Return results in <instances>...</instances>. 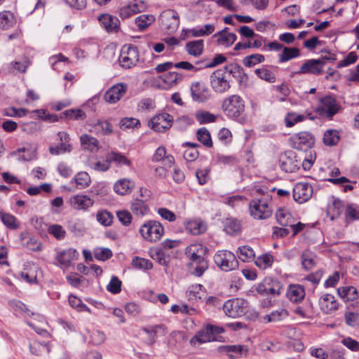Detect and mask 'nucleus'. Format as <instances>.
Listing matches in <instances>:
<instances>
[{"mask_svg": "<svg viewBox=\"0 0 359 359\" xmlns=\"http://www.w3.org/2000/svg\"><path fill=\"white\" fill-rule=\"evenodd\" d=\"M226 71L230 74H238L239 76L247 78L243 72V69L238 65H231L225 67L224 69H217L210 76V85L215 92L224 93L231 87L229 81L226 79Z\"/></svg>", "mask_w": 359, "mask_h": 359, "instance_id": "1", "label": "nucleus"}, {"mask_svg": "<svg viewBox=\"0 0 359 359\" xmlns=\"http://www.w3.org/2000/svg\"><path fill=\"white\" fill-rule=\"evenodd\" d=\"M207 251V248L201 243H194L186 248L185 254L191 260V264L194 267V274L196 276H201L208 267L204 258Z\"/></svg>", "mask_w": 359, "mask_h": 359, "instance_id": "2", "label": "nucleus"}, {"mask_svg": "<svg viewBox=\"0 0 359 359\" xmlns=\"http://www.w3.org/2000/svg\"><path fill=\"white\" fill-rule=\"evenodd\" d=\"M222 109L226 117L239 121L245 112V101L241 96L232 95L223 100Z\"/></svg>", "mask_w": 359, "mask_h": 359, "instance_id": "3", "label": "nucleus"}, {"mask_svg": "<svg viewBox=\"0 0 359 359\" xmlns=\"http://www.w3.org/2000/svg\"><path fill=\"white\" fill-rule=\"evenodd\" d=\"M269 203L270 199L268 197L253 199L249 204L250 215L255 219H266L270 217L273 211Z\"/></svg>", "mask_w": 359, "mask_h": 359, "instance_id": "4", "label": "nucleus"}, {"mask_svg": "<svg viewBox=\"0 0 359 359\" xmlns=\"http://www.w3.org/2000/svg\"><path fill=\"white\" fill-rule=\"evenodd\" d=\"M215 264L223 271L229 272L238 269L236 255L229 250H219L214 255Z\"/></svg>", "mask_w": 359, "mask_h": 359, "instance_id": "5", "label": "nucleus"}, {"mask_svg": "<svg viewBox=\"0 0 359 359\" xmlns=\"http://www.w3.org/2000/svg\"><path fill=\"white\" fill-rule=\"evenodd\" d=\"M164 232L161 224L154 220H149L143 224L140 229L141 236L147 241L156 242L161 239Z\"/></svg>", "mask_w": 359, "mask_h": 359, "instance_id": "6", "label": "nucleus"}, {"mask_svg": "<svg viewBox=\"0 0 359 359\" xmlns=\"http://www.w3.org/2000/svg\"><path fill=\"white\" fill-rule=\"evenodd\" d=\"M224 313L231 318H239L244 316L248 311V302L243 299H232L226 301L224 306Z\"/></svg>", "mask_w": 359, "mask_h": 359, "instance_id": "7", "label": "nucleus"}, {"mask_svg": "<svg viewBox=\"0 0 359 359\" xmlns=\"http://www.w3.org/2000/svg\"><path fill=\"white\" fill-rule=\"evenodd\" d=\"M290 143L295 149L307 151L314 145L315 137L311 133L303 131L290 137Z\"/></svg>", "mask_w": 359, "mask_h": 359, "instance_id": "8", "label": "nucleus"}, {"mask_svg": "<svg viewBox=\"0 0 359 359\" xmlns=\"http://www.w3.org/2000/svg\"><path fill=\"white\" fill-rule=\"evenodd\" d=\"M340 105L332 96H326L320 99V105L317 107V112L322 116L332 118L337 114Z\"/></svg>", "mask_w": 359, "mask_h": 359, "instance_id": "9", "label": "nucleus"}, {"mask_svg": "<svg viewBox=\"0 0 359 359\" xmlns=\"http://www.w3.org/2000/svg\"><path fill=\"white\" fill-rule=\"evenodd\" d=\"M139 60V51L133 45H126L123 47L119 57L121 65L126 69L135 65Z\"/></svg>", "mask_w": 359, "mask_h": 359, "instance_id": "10", "label": "nucleus"}, {"mask_svg": "<svg viewBox=\"0 0 359 359\" xmlns=\"http://www.w3.org/2000/svg\"><path fill=\"white\" fill-rule=\"evenodd\" d=\"M127 89V84L118 83L112 86L105 92L104 100L109 104H115L125 95Z\"/></svg>", "mask_w": 359, "mask_h": 359, "instance_id": "11", "label": "nucleus"}, {"mask_svg": "<svg viewBox=\"0 0 359 359\" xmlns=\"http://www.w3.org/2000/svg\"><path fill=\"white\" fill-rule=\"evenodd\" d=\"M173 117L168 113H162L154 116L149 121L150 127L156 132H163L170 128Z\"/></svg>", "mask_w": 359, "mask_h": 359, "instance_id": "12", "label": "nucleus"}, {"mask_svg": "<svg viewBox=\"0 0 359 359\" xmlns=\"http://www.w3.org/2000/svg\"><path fill=\"white\" fill-rule=\"evenodd\" d=\"M97 20L100 26L108 33H118L121 29L120 20L111 14H100L97 17Z\"/></svg>", "mask_w": 359, "mask_h": 359, "instance_id": "13", "label": "nucleus"}, {"mask_svg": "<svg viewBox=\"0 0 359 359\" xmlns=\"http://www.w3.org/2000/svg\"><path fill=\"white\" fill-rule=\"evenodd\" d=\"M161 25L164 29L173 32L179 26L180 18L177 11L172 9L164 11L160 15Z\"/></svg>", "mask_w": 359, "mask_h": 359, "instance_id": "14", "label": "nucleus"}, {"mask_svg": "<svg viewBox=\"0 0 359 359\" xmlns=\"http://www.w3.org/2000/svg\"><path fill=\"white\" fill-rule=\"evenodd\" d=\"M345 208L346 205L341 200L334 196H330L328 198L326 208L327 216L331 220L336 219L345 211Z\"/></svg>", "mask_w": 359, "mask_h": 359, "instance_id": "15", "label": "nucleus"}, {"mask_svg": "<svg viewBox=\"0 0 359 359\" xmlns=\"http://www.w3.org/2000/svg\"><path fill=\"white\" fill-rule=\"evenodd\" d=\"M313 188L306 182L297 183L293 188V198L299 203L306 202L312 196Z\"/></svg>", "mask_w": 359, "mask_h": 359, "instance_id": "16", "label": "nucleus"}, {"mask_svg": "<svg viewBox=\"0 0 359 359\" xmlns=\"http://www.w3.org/2000/svg\"><path fill=\"white\" fill-rule=\"evenodd\" d=\"M280 168L286 172H293L299 168V162L296 159L295 154L288 151L281 154L279 159Z\"/></svg>", "mask_w": 359, "mask_h": 359, "instance_id": "17", "label": "nucleus"}, {"mask_svg": "<svg viewBox=\"0 0 359 359\" xmlns=\"http://www.w3.org/2000/svg\"><path fill=\"white\" fill-rule=\"evenodd\" d=\"M191 95L195 102H204L210 97V91L204 83L195 82L191 86Z\"/></svg>", "mask_w": 359, "mask_h": 359, "instance_id": "18", "label": "nucleus"}, {"mask_svg": "<svg viewBox=\"0 0 359 359\" xmlns=\"http://www.w3.org/2000/svg\"><path fill=\"white\" fill-rule=\"evenodd\" d=\"M325 62L320 59H311L306 60L300 67L297 74H311L318 75L323 72Z\"/></svg>", "mask_w": 359, "mask_h": 359, "instance_id": "19", "label": "nucleus"}, {"mask_svg": "<svg viewBox=\"0 0 359 359\" xmlns=\"http://www.w3.org/2000/svg\"><path fill=\"white\" fill-rule=\"evenodd\" d=\"M212 38L215 40L218 46L226 48L231 46L237 39L236 35L230 32L227 27L214 34Z\"/></svg>", "mask_w": 359, "mask_h": 359, "instance_id": "20", "label": "nucleus"}, {"mask_svg": "<svg viewBox=\"0 0 359 359\" xmlns=\"http://www.w3.org/2000/svg\"><path fill=\"white\" fill-rule=\"evenodd\" d=\"M57 136L60 143L56 146L49 147V151L52 155H60L72 151V145L69 143V135L63 131L59 132Z\"/></svg>", "mask_w": 359, "mask_h": 359, "instance_id": "21", "label": "nucleus"}, {"mask_svg": "<svg viewBox=\"0 0 359 359\" xmlns=\"http://www.w3.org/2000/svg\"><path fill=\"white\" fill-rule=\"evenodd\" d=\"M70 205L76 210H87L93 206L94 201L87 195H75L69 200Z\"/></svg>", "mask_w": 359, "mask_h": 359, "instance_id": "22", "label": "nucleus"}, {"mask_svg": "<svg viewBox=\"0 0 359 359\" xmlns=\"http://www.w3.org/2000/svg\"><path fill=\"white\" fill-rule=\"evenodd\" d=\"M283 290L280 283L275 279H266L263 284L259 285L258 287V291L262 292H264L266 294L272 295H278L280 294Z\"/></svg>", "mask_w": 359, "mask_h": 359, "instance_id": "23", "label": "nucleus"}, {"mask_svg": "<svg viewBox=\"0 0 359 359\" xmlns=\"http://www.w3.org/2000/svg\"><path fill=\"white\" fill-rule=\"evenodd\" d=\"M142 330L149 337V344L152 345L156 339L166 334L167 328L164 325H155L149 327H144Z\"/></svg>", "mask_w": 359, "mask_h": 359, "instance_id": "24", "label": "nucleus"}, {"mask_svg": "<svg viewBox=\"0 0 359 359\" xmlns=\"http://www.w3.org/2000/svg\"><path fill=\"white\" fill-rule=\"evenodd\" d=\"M78 256L79 254L76 250L68 248L59 252L56 256V260L62 266L67 269L70 266L73 260L78 258Z\"/></svg>", "mask_w": 359, "mask_h": 359, "instance_id": "25", "label": "nucleus"}, {"mask_svg": "<svg viewBox=\"0 0 359 359\" xmlns=\"http://www.w3.org/2000/svg\"><path fill=\"white\" fill-rule=\"evenodd\" d=\"M320 309L325 313H332L338 309V303L330 294H323L319 299Z\"/></svg>", "mask_w": 359, "mask_h": 359, "instance_id": "26", "label": "nucleus"}, {"mask_svg": "<svg viewBox=\"0 0 359 359\" xmlns=\"http://www.w3.org/2000/svg\"><path fill=\"white\" fill-rule=\"evenodd\" d=\"M134 187L135 184L132 180L123 178L115 182L114 190L116 194L123 196L130 193Z\"/></svg>", "mask_w": 359, "mask_h": 359, "instance_id": "27", "label": "nucleus"}, {"mask_svg": "<svg viewBox=\"0 0 359 359\" xmlns=\"http://www.w3.org/2000/svg\"><path fill=\"white\" fill-rule=\"evenodd\" d=\"M287 297L293 302H299L305 297L304 287L300 285H291L287 291Z\"/></svg>", "mask_w": 359, "mask_h": 359, "instance_id": "28", "label": "nucleus"}, {"mask_svg": "<svg viewBox=\"0 0 359 359\" xmlns=\"http://www.w3.org/2000/svg\"><path fill=\"white\" fill-rule=\"evenodd\" d=\"M0 219L4 225L11 230H16L20 228V221L12 214L0 211Z\"/></svg>", "mask_w": 359, "mask_h": 359, "instance_id": "29", "label": "nucleus"}, {"mask_svg": "<svg viewBox=\"0 0 359 359\" xmlns=\"http://www.w3.org/2000/svg\"><path fill=\"white\" fill-rule=\"evenodd\" d=\"M300 55V51L295 47L283 48L282 52L278 55V62L280 63L286 62L292 59L297 58Z\"/></svg>", "mask_w": 359, "mask_h": 359, "instance_id": "30", "label": "nucleus"}, {"mask_svg": "<svg viewBox=\"0 0 359 359\" xmlns=\"http://www.w3.org/2000/svg\"><path fill=\"white\" fill-rule=\"evenodd\" d=\"M186 229L191 234L198 235L205 231L206 226L200 219H195L187 222Z\"/></svg>", "mask_w": 359, "mask_h": 359, "instance_id": "31", "label": "nucleus"}, {"mask_svg": "<svg viewBox=\"0 0 359 359\" xmlns=\"http://www.w3.org/2000/svg\"><path fill=\"white\" fill-rule=\"evenodd\" d=\"M16 22L15 17L13 13L9 11H3L0 12V27L3 29H8Z\"/></svg>", "mask_w": 359, "mask_h": 359, "instance_id": "32", "label": "nucleus"}, {"mask_svg": "<svg viewBox=\"0 0 359 359\" xmlns=\"http://www.w3.org/2000/svg\"><path fill=\"white\" fill-rule=\"evenodd\" d=\"M187 53L192 56L198 57L203 52L204 48L203 40H195L187 43L185 46Z\"/></svg>", "mask_w": 359, "mask_h": 359, "instance_id": "33", "label": "nucleus"}, {"mask_svg": "<svg viewBox=\"0 0 359 359\" xmlns=\"http://www.w3.org/2000/svg\"><path fill=\"white\" fill-rule=\"evenodd\" d=\"M160 78L168 87H172L182 81L183 76L176 72H168L161 75Z\"/></svg>", "mask_w": 359, "mask_h": 359, "instance_id": "34", "label": "nucleus"}, {"mask_svg": "<svg viewBox=\"0 0 359 359\" xmlns=\"http://www.w3.org/2000/svg\"><path fill=\"white\" fill-rule=\"evenodd\" d=\"M210 332V331L208 330L207 326H205L191 339L190 343L195 345L196 342L203 344L213 340L215 337L212 336V333Z\"/></svg>", "mask_w": 359, "mask_h": 359, "instance_id": "35", "label": "nucleus"}, {"mask_svg": "<svg viewBox=\"0 0 359 359\" xmlns=\"http://www.w3.org/2000/svg\"><path fill=\"white\" fill-rule=\"evenodd\" d=\"M81 145L85 149H88L92 152L97 151L99 149L98 140L87 134L83 135L80 137Z\"/></svg>", "mask_w": 359, "mask_h": 359, "instance_id": "36", "label": "nucleus"}, {"mask_svg": "<svg viewBox=\"0 0 359 359\" xmlns=\"http://www.w3.org/2000/svg\"><path fill=\"white\" fill-rule=\"evenodd\" d=\"M337 292L346 302H353L358 298L357 290L353 286L339 287Z\"/></svg>", "mask_w": 359, "mask_h": 359, "instance_id": "37", "label": "nucleus"}, {"mask_svg": "<svg viewBox=\"0 0 359 359\" xmlns=\"http://www.w3.org/2000/svg\"><path fill=\"white\" fill-rule=\"evenodd\" d=\"M88 165L90 168L98 172H105L110 168V162L106 156L105 159L97 160V158H91L88 160Z\"/></svg>", "mask_w": 359, "mask_h": 359, "instance_id": "38", "label": "nucleus"}, {"mask_svg": "<svg viewBox=\"0 0 359 359\" xmlns=\"http://www.w3.org/2000/svg\"><path fill=\"white\" fill-rule=\"evenodd\" d=\"M130 209L132 212L137 216H144L149 211V208L147 203L139 198L135 199L131 203Z\"/></svg>", "mask_w": 359, "mask_h": 359, "instance_id": "39", "label": "nucleus"}, {"mask_svg": "<svg viewBox=\"0 0 359 359\" xmlns=\"http://www.w3.org/2000/svg\"><path fill=\"white\" fill-rule=\"evenodd\" d=\"M288 316V312L285 309H279L271 312L264 317V320L269 323H277L285 319Z\"/></svg>", "mask_w": 359, "mask_h": 359, "instance_id": "40", "label": "nucleus"}, {"mask_svg": "<svg viewBox=\"0 0 359 359\" xmlns=\"http://www.w3.org/2000/svg\"><path fill=\"white\" fill-rule=\"evenodd\" d=\"M154 21L155 17L153 15L144 14L137 17L135 22L140 31H144Z\"/></svg>", "mask_w": 359, "mask_h": 359, "instance_id": "41", "label": "nucleus"}, {"mask_svg": "<svg viewBox=\"0 0 359 359\" xmlns=\"http://www.w3.org/2000/svg\"><path fill=\"white\" fill-rule=\"evenodd\" d=\"M293 312L303 318H309L313 314V304L310 302H305L302 306H297Z\"/></svg>", "mask_w": 359, "mask_h": 359, "instance_id": "42", "label": "nucleus"}, {"mask_svg": "<svg viewBox=\"0 0 359 359\" xmlns=\"http://www.w3.org/2000/svg\"><path fill=\"white\" fill-rule=\"evenodd\" d=\"M345 220L347 223L359 220V207L355 204H347L345 208Z\"/></svg>", "mask_w": 359, "mask_h": 359, "instance_id": "43", "label": "nucleus"}, {"mask_svg": "<svg viewBox=\"0 0 359 359\" xmlns=\"http://www.w3.org/2000/svg\"><path fill=\"white\" fill-rule=\"evenodd\" d=\"M68 302L70 306L79 312L86 311L91 313L90 309L83 303L82 300L74 294H70L68 297Z\"/></svg>", "mask_w": 359, "mask_h": 359, "instance_id": "44", "label": "nucleus"}, {"mask_svg": "<svg viewBox=\"0 0 359 359\" xmlns=\"http://www.w3.org/2000/svg\"><path fill=\"white\" fill-rule=\"evenodd\" d=\"M241 229L240 222L234 218H228L224 222V231L230 235L239 233Z\"/></svg>", "mask_w": 359, "mask_h": 359, "instance_id": "45", "label": "nucleus"}, {"mask_svg": "<svg viewBox=\"0 0 359 359\" xmlns=\"http://www.w3.org/2000/svg\"><path fill=\"white\" fill-rule=\"evenodd\" d=\"M107 158L109 160L110 163L114 162L117 165H131L130 161L124 155L118 152L111 151L110 153H108Z\"/></svg>", "mask_w": 359, "mask_h": 359, "instance_id": "46", "label": "nucleus"}, {"mask_svg": "<svg viewBox=\"0 0 359 359\" xmlns=\"http://www.w3.org/2000/svg\"><path fill=\"white\" fill-rule=\"evenodd\" d=\"M226 60V57L222 54H217L211 61L207 60H200L196 62V65H201L203 68H212Z\"/></svg>", "mask_w": 359, "mask_h": 359, "instance_id": "47", "label": "nucleus"}, {"mask_svg": "<svg viewBox=\"0 0 359 359\" xmlns=\"http://www.w3.org/2000/svg\"><path fill=\"white\" fill-rule=\"evenodd\" d=\"M195 118L200 124H207L215 122L217 116L208 111H199L195 114Z\"/></svg>", "mask_w": 359, "mask_h": 359, "instance_id": "48", "label": "nucleus"}, {"mask_svg": "<svg viewBox=\"0 0 359 359\" xmlns=\"http://www.w3.org/2000/svg\"><path fill=\"white\" fill-rule=\"evenodd\" d=\"M339 133L336 130H327L323 135V142L327 146L336 145L339 141Z\"/></svg>", "mask_w": 359, "mask_h": 359, "instance_id": "49", "label": "nucleus"}, {"mask_svg": "<svg viewBox=\"0 0 359 359\" xmlns=\"http://www.w3.org/2000/svg\"><path fill=\"white\" fill-rule=\"evenodd\" d=\"M97 221L104 226H109L112 224L113 215L106 210H100L96 214Z\"/></svg>", "mask_w": 359, "mask_h": 359, "instance_id": "50", "label": "nucleus"}, {"mask_svg": "<svg viewBox=\"0 0 359 359\" xmlns=\"http://www.w3.org/2000/svg\"><path fill=\"white\" fill-rule=\"evenodd\" d=\"M237 253L238 258L244 262H250L255 257L253 249L247 245L239 247Z\"/></svg>", "mask_w": 359, "mask_h": 359, "instance_id": "51", "label": "nucleus"}, {"mask_svg": "<svg viewBox=\"0 0 359 359\" xmlns=\"http://www.w3.org/2000/svg\"><path fill=\"white\" fill-rule=\"evenodd\" d=\"M198 140L207 147H212V142L210 132L205 128L203 127L198 130L196 133Z\"/></svg>", "mask_w": 359, "mask_h": 359, "instance_id": "52", "label": "nucleus"}, {"mask_svg": "<svg viewBox=\"0 0 359 359\" xmlns=\"http://www.w3.org/2000/svg\"><path fill=\"white\" fill-rule=\"evenodd\" d=\"M95 131L97 134L109 135L112 133V126L107 121H98L94 125Z\"/></svg>", "mask_w": 359, "mask_h": 359, "instance_id": "53", "label": "nucleus"}, {"mask_svg": "<svg viewBox=\"0 0 359 359\" xmlns=\"http://www.w3.org/2000/svg\"><path fill=\"white\" fill-rule=\"evenodd\" d=\"M74 180L80 189L88 187L91 182L90 177L86 172H80L74 177Z\"/></svg>", "mask_w": 359, "mask_h": 359, "instance_id": "54", "label": "nucleus"}, {"mask_svg": "<svg viewBox=\"0 0 359 359\" xmlns=\"http://www.w3.org/2000/svg\"><path fill=\"white\" fill-rule=\"evenodd\" d=\"M16 152L19 154L22 153V154L19 157V158L22 161H32L36 157V149L32 146H29L28 147L19 148Z\"/></svg>", "mask_w": 359, "mask_h": 359, "instance_id": "55", "label": "nucleus"}, {"mask_svg": "<svg viewBox=\"0 0 359 359\" xmlns=\"http://www.w3.org/2000/svg\"><path fill=\"white\" fill-rule=\"evenodd\" d=\"M273 262V257L270 254H264L259 256L255 260L257 266L262 269H265L271 266Z\"/></svg>", "mask_w": 359, "mask_h": 359, "instance_id": "56", "label": "nucleus"}, {"mask_svg": "<svg viewBox=\"0 0 359 359\" xmlns=\"http://www.w3.org/2000/svg\"><path fill=\"white\" fill-rule=\"evenodd\" d=\"M306 116L295 112H289L285 117V123L286 127H292L296 123L301 122L305 119Z\"/></svg>", "mask_w": 359, "mask_h": 359, "instance_id": "57", "label": "nucleus"}, {"mask_svg": "<svg viewBox=\"0 0 359 359\" xmlns=\"http://www.w3.org/2000/svg\"><path fill=\"white\" fill-rule=\"evenodd\" d=\"M184 144L190 147L189 149H187L184 152V158L185 160L188 161H193L196 159L199 155V152L197 151L196 147H198V144L191 142H186Z\"/></svg>", "mask_w": 359, "mask_h": 359, "instance_id": "58", "label": "nucleus"}, {"mask_svg": "<svg viewBox=\"0 0 359 359\" xmlns=\"http://www.w3.org/2000/svg\"><path fill=\"white\" fill-rule=\"evenodd\" d=\"M255 72L259 79L269 83H274L276 81V78L275 74L268 69H257Z\"/></svg>", "mask_w": 359, "mask_h": 359, "instance_id": "59", "label": "nucleus"}, {"mask_svg": "<svg viewBox=\"0 0 359 359\" xmlns=\"http://www.w3.org/2000/svg\"><path fill=\"white\" fill-rule=\"evenodd\" d=\"M276 217L278 224L283 226H287L292 219L291 215L284 209H279L276 213Z\"/></svg>", "mask_w": 359, "mask_h": 359, "instance_id": "60", "label": "nucleus"}, {"mask_svg": "<svg viewBox=\"0 0 359 359\" xmlns=\"http://www.w3.org/2000/svg\"><path fill=\"white\" fill-rule=\"evenodd\" d=\"M132 265L134 268L142 270L151 269L153 267L152 263L149 259L137 257L133 259Z\"/></svg>", "mask_w": 359, "mask_h": 359, "instance_id": "61", "label": "nucleus"}, {"mask_svg": "<svg viewBox=\"0 0 359 359\" xmlns=\"http://www.w3.org/2000/svg\"><path fill=\"white\" fill-rule=\"evenodd\" d=\"M30 351L34 355H40L43 352L49 353L50 348L46 343H41L39 341H34L29 346Z\"/></svg>", "mask_w": 359, "mask_h": 359, "instance_id": "62", "label": "nucleus"}, {"mask_svg": "<svg viewBox=\"0 0 359 359\" xmlns=\"http://www.w3.org/2000/svg\"><path fill=\"white\" fill-rule=\"evenodd\" d=\"M264 61V56L263 55L257 53L245 57L243 62L245 66L250 67Z\"/></svg>", "mask_w": 359, "mask_h": 359, "instance_id": "63", "label": "nucleus"}, {"mask_svg": "<svg viewBox=\"0 0 359 359\" xmlns=\"http://www.w3.org/2000/svg\"><path fill=\"white\" fill-rule=\"evenodd\" d=\"M121 285L122 283L118 279V278L115 276H113L111 278L109 284L107 285V290L111 294H116L121 292Z\"/></svg>", "mask_w": 359, "mask_h": 359, "instance_id": "64", "label": "nucleus"}]
</instances>
